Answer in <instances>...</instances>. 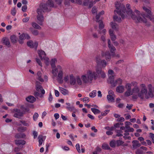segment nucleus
I'll return each mask as SVG.
<instances>
[{
    "instance_id": "obj_50",
    "label": "nucleus",
    "mask_w": 154,
    "mask_h": 154,
    "mask_svg": "<svg viewBox=\"0 0 154 154\" xmlns=\"http://www.w3.org/2000/svg\"><path fill=\"white\" fill-rule=\"evenodd\" d=\"M63 72L62 69L61 70H60L59 72L58 75V77L59 78L63 79Z\"/></svg>"
},
{
    "instance_id": "obj_7",
    "label": "nucleus",
    "mask_w": 154,
    "mask_h": 154,
    "mask_svg": "<svg viewBox=\"0 0 154 154\" xmlns=\"http://www.w3.org/2000/svg\"><path fill=\"white\" fill-rule=\"evenodd\" d=\"M56 0H48L46 4H41L40 6H42L43 5H45V7L47 8L46 9H43L45 11H47L49 9V8L54 7V2Z\"/></svg>"
},
{
    "instance_id": "obj_46",
    "label": "nucleus",
    "mask_w": 154,
    "mask_h": 154,
    "mask_svg": "<svg viewBox=\"0 0 154 154\" xmlns=\"http://www.w3.org/2000/svg\"><path fill=\"white\" fill-rule=\"evenodd\" d=\"M125 128L126 129L129 128V125H132L131 123L129 122H125Z\"/></svg>"
},
{
    "instance_id": "obj_28",
    "label": "nucleus",
    "mask_w": 154,
    "mask_h": 154,
    "mask_svg": "<svg viewBox=\"0 0 154 154\" xmlns=\"http://www.w3.org/2000/svg\"><path fill=\"white\" fill-rule=\"evenodd\" d=\"M10 38L11 42L14 43L17 42V38L15 35H11L10 36Z\"/></svg>"
},
{
    "instance_id": "obj_17",
    "label": "nucleus",
    "mask_w": 154,
    "mask_h": 154,
    "mask_svg": "<svg viewBox=\"0 0 154 154\" xmlns=\"http://www.w3.org/2000/svg\"><path fill=\"white\" fill-rule=\"evenodd\" d=\"M114 77L113 75L109 76L108 82L111 84L112 86L113 87L115 86V85L114 84L115 81H114Z\"/></svg>"
},
{
    "instance_id": "obj_3",
    "label": "nucleus",
    "mask_w": 154,
    "mask_h": 154,
    "mask_svg": "<svg viewBox=\"0 0 154 154\" xmlns=\"http://www.w3.org/2000/svg\"><path fill=\"white\" fill-rule=\"evenodd\" d=\"M46 9L47 8L45 7V5H44L42 6H39V8L37 11L38 14V15L37 16V18L38 21V23L41 26L42 25V22L44 20L43 13L45 11L43 9Z\"/></svg>"
},
{
    "instance_id": "obj_33",
    "label": "nucleus",
    "mask_w": 154,
    "mask_h": 154,
    "mask_svg": "<svg viewBox=\"0 0 154 154\" xmlns=\"http://www.w3.org/2000/svg\"><path fill=\"white\" fill-rule=\"evenodd\" d=\"M38 138L39 139V146L41 145L42 143L43 140V136L42 135H40L38 137Z\"/></svg>"
},
{
    "instance_id": "obj_42",
    "label": "nucleus",
    "mask_w": 154,
    "mask_h": 154,
    "mask_svg": "<svg viewBox=\"0 0 154 154\" xmlns=\"http://www.w3.org/2000/svg\"><path fill=\"white\" fill-rule=\"evenodd\" d=\"M97 91L96 90L93 91L91 92L89 94V96L91 97H94L96 95V93Z\"/></svg>"
},
{
    "instance_id": "obj_19",
    "label": "nucleus",
    "mask_w": 154,
    "mask_h": 154,
    "mask_svg": "<svg viewBox=\"0 0 154 154\" xmlns=\"http://www.w3.org/2000/svg\"><path fill=\"white\" fill-rule=\"evenodd\" d=\"M126 13L127 14L131 16L132 19L134 20H136V15L132 13V11L131 9L128 10L126 11Z\"/></svg>"
},
{
    "instance_id": "obj_4",
    "label": "nucleus",
    "mask_w": 154,
    "mask_h": 154,
    "mask_svg": "<svg viewBox=\"0 0 154 154\" xmlns=\"http://www.w3.org/2000/svg\"><path fill=\"white\" fill-rule=\"evenodd\" d=\"M134 12L137 14V16H136V19L139 22H143L146 24V25L147 26H149L150 24L147 23V20L145 19V15L144 14H140V11L137 10H136L134 11Z\"/></svg>"
},
{
    "instance_id": "obj_43",
    "label": "nucleus",
    "mask_w": 154,
    "mask_h": 154,
    "mask_svg": "<svg viewBox=\"0 0 154 154\" xmlns=\"http://www.w3.org/2000/svg\"><path fill=\"white\" fill-rule=\"evenodd\" d=\"M96 60L97 63L98 65H99L100 62L101 61V59L100 56V55H97L96 57Z\"/></svg>"
},
{
    "instance_id": "obj_48",
    "label": "nucleus",
    "mask_w": 154,
    "mask_h": 154,
    "mask_svg": "<svg viewBox=\"0 0 154 154\" xmlns=\"http://www.w3.org/2000/svg\"><path fill=\"white\" fill-rule=\"evenodd\" d=\"M109 144L111 147H114L116 146V142L114 140H113L110 142Z\"/></svg>"
},
{
    "instance_id": "obj_56",
    "label": "nucleus",
    "mask_w": 154,
    "mask_h": 154,
    "mask_svg": "<svg viewBox=\"0 0 154 154\" xmlns=\"http://www.w3.org/2000/svg\"><path fill=\"white\" fill-rule=\"evenodd\" d=\"M25 35L24 34H22L19 36V39L23 40L25 39Z\"/></svg>"
},
{
    "instance_id": "obj_9",
    "label": "nucleus",
    "mask_w": 154,
    "mask_h": 154,
    "mask_svg": "<svg viewBox=\"0 0 154 154\" xmlns=\"http://www.w3.org/2000/svg\"><path fill=\"white\" fill-rule=\"evenodd\" d=\"M36 89L37 91H39L41 90L42 93L44 94L45 93V91L43 89L41 85V84L39 82L36 81L35 82Z\"/></svg>"
},
{
    "instance_id": "obj_44",
    "label": "nucleus",
    "mask_w": 154,
    "mask_h": 154,
    "mask_svg": "<svg viewBox=\"0 0 154 154\" xmlns=\"http://www.w3.org/2000/svg\"><path fill=\"white\" fill-rule=\"evenodd\" d=\"M102 147L103 149H110L109 145L106 144H103L102 146Z\"/></svg>"
},
{
    "instance_id": "obj_12",
    "label": "nucleus",
    "mask_w": 154,
    "mask_h": 154,
    "mask_svg": "<svg viewBox=\"0 0 154 154\" xmlns=\"http://www.w3.org/2000/svg\"><path fill=\"white\" fill-rule=\"evenodd\" d=\"M101 54L102 57H105L106 60H110L111 58V55L109 51H102Z\"/></svg>"
},
{
    "instance_id": "obj_51",
    "label": "nucleus",
    "mask_w": 154,
    "mask_h": 154,
    "mask_svg": "<svg viewBox=\"0 0 154 154\" xmlns=\"http://www.w3.org/2000/svg\"><path fill=\"white\" fill-rule=\"evenodd\" d=\"M66 108L67 109L71 112L75 110V108L73 106H67Z\"/></svg>"
},
{
    "instance_id": "obj_55",
    "label": "nucleus",
    "mask_w": 154,
    "mask_h": 154,
    "mask_svg": "<svg viewBox=\"0 0 154 154\" xmlns=\"http://www.w3.org/2000/svg\"><path fill=\"white\" fill-rule=\"evenodd\" d=\"M109 110H106L104 111L101 112V115L103 116H106L109 112Z\"/></svg>"
},
{
    "instance_id": "obj_60",
    "label": "nucleus",
    "mask_w": 154,
    "mask_h": 154,
    "mask_svg": "<svg viewBox=\"0 0 154 154\" xmlns=\"http://www.w3.org/2000/svg\"><path fill=\"white\" fill-rule=\"evenodd\" d=\"M119 132L121 133H122V131H121V130H116L117 133V134H116V136L118 137H121L123 136L122 134L120 133L119 132Z\"/></svg>"
},
{
    "instance_id": "obj_8",
    "label": "nucleus",
    "mask_w": 154,
    "mask_h": 154,
    "mask_svg": "<svg viewBox=\"0 0 154 154\" xmlns=\"http://www.w3.org/2000/svg\"><path fill=\"white\" fill-rule=\"evenodd\" d=\"M14 110L15 112L14 114V116L19 119H21V118L24 114L23 112L17 109H14Z\"/></svg>"
},
{
    "instance_id": "obj_37",
    "label": "nucleus",
    "mask_w": 154,
    "mask_h": 154,
    "mask_svg": "<svg viewBox=\"0 0 154 154\" xmlns=\"http://www.w3.org/2000/svg\"><path fill=\"white\" fill-rule=\"evenodd\" d=\"M97 22L99 23V29H102L104 27V25L103 23V22L102 20H100Z\"/></svg>"
},
{
    "instance_id": "obj_20",
    "label": "nucleus",
    "mask_w": 154,
    "mask_h": 154,
    "mask_svg": "<svg viewBox=\"0 0 154 154\" xmlns=\"http://www.w3.org/2000/svg\"><path fill=\"white\" fill-rule=\"evenodd\" d=\"M26 101L31 103H34L36 100V99L32 96H30L26 98Z\"/></svg>"
},
{
    "instance_id": "obj_40",
    "label": "nucleus",
    "mask_w": 154,
    "mask_h": 154,
    "mask_svg": "<svg viewBox=\"0 0 154 154\" xmlns=\"http://www.w3.org/2000/svg\"><path fill=\"white\" fill-rule=\"evenodd\" d=\"M99 64L101 65L102 67H105L106 65V63L105 60H103L101 61Z\"/></svg>"
},
{
    "instance_id": "obj_29",
    "label": "nucleus",
    "mask_w": 154,
    "mask_h": 154,
    "mask_svg": "<svg viewBox=\"0 0 154 154\" xmlns=\"http://www.w3.org/2000/svg\"><path fill=\"white\" fill-rule=\"evenodd\" d=\"M34 95L37 98H38V97H43L44 94H42V93L41 94L38 92L35 91L34 92Z\"/></svg>"
},
{
    "instance_id": "obj_59",
    "label": "nucleus",
    "mask_w": 154,
    "mask_h": 154,
    "mask_svg": "<svg viewBox=\"0 0 154 154\" xmlns=\"http://www.w3.org/2000/svg\"><path fill=\"white\" fill-rule=\"evenodd\" d=\"M76 149L77 150L78 152L79 153H80L81 151L80 150V145L79 143H77L76 144Z\"/></svg>"
},
{
    "instance_id": "obj_53",
    "label": "nucleus",
    "mask_w": 154,
    "mask_h": 154,
    "mask_svg": "<svg viewBox=\"0 0 154 154\" xmlns=\"http://www.w3.org/2000/svg\"><path fill=\"white\" fill-rule=\"evenodd\" d=\"M110 38L112 41H114L116 39V36L114 34L111 35H110Z\"/></svg>"
},
{
    "instance_id": "obj_1",
    "label": "nucleus",
    "mask_w": 154,
    "mask_h": 154,
    "mask_svg": "<svg viewBox=\"0 0 154 154\" xmlns=\"http://www.w3.org/2000/svg\"><path fill=\"white\" fill-rule=\"evenodd\" d=\"M97 74L100 75L101 77L103 78L106 77L105 73L101 69L98 68L96 69V72L91 70L88 71L85 74L81 76V79L84 83H91L93 79L95 80L97 79Z\"/></svg>"
},
{
    "instance_id": "obj_45",
    "label": "nucleus",
    "mask_w": 154,
    "mask_h": 154,
    "mask_svg": "<svg viewBox=\"0 0 154 154\" xmlns=\"http://www.w3.org/2000/svg\"><path fill=\"white\" fill-rule=\"evenodd\" d=\"M109 48V49L111 53H115V51H116V49L114 46L112 45V46H111Z\"/></svg>"
},
{
    "instance_id": "obj_38",
    "label": "nucleus",
    "mask_w": 154,
    "mask_h": 154,
    "mask_svg": "<svg viewBox=\"0 0 154 154\" xmlns=\"http://www.w3.org/2000/svg\"><path fill=\"white\" fill-rule=\"evenodd\" d=\"M96 22H97L98 21H99L100 20H102L103 18L102 17H101V15H99V14H98L96 15Z\"/></svg>"
},
{
    "instance_id": "obj_13",
    "label": "nucleus",
    "mask_w": 154,
    "mask_h": 154,
    "mask_svg": "<svg viewBox=\"0 0 154 154\" xmlns=\"http://www.w3.org/2000/svg\"><path fill=\"white\" fill-rule=\"evenodd\" d=\"M62 69L61 67L60 66H58L56 68H53L52 74L54 76H56L57 75V72H59L60 70Z\"/></svg>"
},
{
    "instance_id": "obj_30",
    "label": "nucleus",
    "mask_w": 154,
    "mask_h": 154,
    "mask_svg": "<svg viewBox=\"0 0 154 154\" xmlns=\"http://www.w3.org/2000/svg\"><path fill=\"white\" fill-rule=\"evenodd\" d=\"M57 62L56 59H52L51 61L50 64L52 68L55 67V63Z\"/></svg>"
},
{
    "instance_id": "obj_54",
    "label": "nucleus",
    "mask_w": 154,
    "mask_h": 154,
    "mask_svg": "<svg viewBox=\"0 0 154 154\" xmlns=\"http://www.w3.org/2000/svg\"><path fill=\"white\" fill-rule=\"evenodd\" d=\"M38 116V115L37 112H35L33 116V118L34 121H36Z\"/></svg>"
},
{
    "instance_id": "obj_49",
    "label": "nucleus",
    "mask_w": 154,
    "mask_h": 154,
    "mask_svg": "<svg viewBox=\"0 0 154 154\" xmlns=\"http://www.w3.org/2000/svg\"><path fill=\"white\" fill-rule=\"evenodd\" d=\"M21 108L23 110V113L25 112H28L29 111V109L28 107H25L23 106H22L21 107Z\"/></svg>"
},
{
    "instance_id": "obj_22",
    "label": "nucleus",
    "mask_w": 154,
    "mask_h": 154,
    "mask_svg": "<svg viewBox=\"0 0 154 154\" xmlns=\"http://www.w3.org/2000/svg\"><path fill=\"white\" fill-rule=\"evenodd\" d=\"M115 96L112 95H107V99L109 102H114V98Z\"/></svg>"
},
{
    "instance_id": "obj_14",
    "label": "nucleus",
    "mask_w": 154,
    "mask_h": 154,
    "mask_svg": "<svg viewBox=\"0 0 154 154\" xmlns=\"http://www.w3.org/2000/svg\"><path fill=\"white\" fill-rule=\"evenodd\" d=\"M2 42L5 45L8 47H10V42L9 39L6 37H4L2 38Z\"/></svg>"
},
{
    "instance_id": "obj_32",
    "label": "nucleus",
    "mask_w": 154,
    "mask_h": 154,
    "mask_svg": "<svg viewBox=\"0 0 154 154\" xmlns=\"http://www.w3.org/2000/svg\"><path fill=\"white\" fill-rule=\"evenodd\" d=\"M32 25L33 27L35 28L39 29H41V27L37 24L35 22L32 23Z\"/></svg>"
},
{
    "instance_id": "obj_36",
    "label": "nucleus",
    "mask_w": 154,
    "mask_h": 154,
    "mask_svg": "<svg viewBox=\"0 0 154 154\" xmlns=\"http://www.w3.org/2000/svg\"><path fill=\"white\" fill-rule=\"evenodd\" d=\"M122 79L119 78L115 81L114 84L115 85V86H116L117 85L122 84Z\"/></svg>"
},
{
    "instance_id": "obj_18",
    "label": "nucleus",
    "mask_w": 154,
    "mask_h": 154,
    "mask_svg": "<svg viewBox=\"0 0 154 154\" xmlns=\"http://www.w3.org/2000/svg\"><path fill=\"white\" fill-rule=\"evenodd\" d=\"M148 98H145L148 99L149 97H153L154 96L153 94L152 91V87H149L148 89V93L147 94Z\"/></svg>"
},
{
    "instance_id": "obj_35",
    "label": "nucleus",
    "mask_w": 154,
    "mask_h": 154,
    "mask_svg": "<svg viewBox=\"0 0 154 154\" xmlns=\"http://www.w3.org/2000/svg\"><path fill=\"white\" fill-rule=\"evenodd\" d=\"M91 109L94 114H97L100 113V111L97 109L91 108Z\"/></svg>"
},
{
    "instance_id": "obj_6",
    "label": "nucleus",
    "mask_w": 154,
    "mask_h": 154,
    "mask_svg": "<svg viewBox=\"0 0 154 154\" xmlns=\"http://www.w3.org/2000/svg\"><path fill=\"white\" fill-rule=\"evenodd\" d=\"M137 82H133L131 83H127L125 85V88L127 89V91L125 92V95L126 96H129L131 95L132 90L131 88L132 86H134V85L137 84Z\"/></svg>"
},
{
    "instance_id": "obj_62",
    "label": "nucleus",
    "mask_w": 154,
    "mask_h": 154,
    "mask_svg": "<svg viewBox=\"0 0 154 154\" xmlns=\"http://www.w3.org/2000/svg\"><path fill=\"white\" fill-rule=\"evenodd\" d=\"M148 18L152 22H154V16L151 15L150 16L149 15H148Z\"/></svg>"
},
{
    "instance_id": "obj_16",
    "label": "nucleus",
    "mask_w": 154,
    "mask_h": 154,
    "mask_svg": "<svg viewBox=\"0 0 154 154\" xmlns=\"http://www.w3.org/2000/svg\"><path fill=\"white\" fill-rule=\"evenodd\" d=\"M70 81L69 83L71 85H73L76 83V80L73 76V75L71 74L69 75Z\"/></svg>"
},
{
    "instance_id": "obj_2",
    "label": "nucleus",
    "mask_w": 154,
    "mask_h": 154,
    "mask_svg": "<svg viewBox=\"0 0 154 154\" xmlns=\"http://www.w3.org/2000/svg\"><path fill=\"white\" fill-rule=\"evenodd\" d=\"M147 92V89L144 84H141L140 88L137 84L134 86L132 90L131 95H133L132 98L134 99H137L138 97L141 99H143L144 97L148 98Z\"/></svg>"
},
{
    "instance_id": "obj_61",
    "label": "nucleus",
    "mask_w": 154,
    "mask_h": 154,
    "mask_svg": "<svg viewBox=\"0 0 154 154\" xmlns=\"http://www.w3.org/2000/svg\"><path fill=\"white\" fill-rule=\"evenodd\" d=\"M150 137L152 138V143H154V134L152 133H150L149 134Z\"/></svg>"
},
{
    "instance_id": "obj_64",
    "label": "nucleus",
    "mask_w": 154,
    "mask_h": 154,
    "mask_svg": "<svg viewBox=\"0 0 154 154\" xmlns=\"http://www.w3.org/2000/svg\"><path fill=\"white\" fill-rule=\"evenodd\" d=\"M69 77L68 75H67L65 76V77L64 78V81L67 82V83H69Z\"/></svg>"
},
{
    "instance_id": "obj_10",
    "label": "nucleus",
    "mask_w": 154,
    "mask_h": 154,
    "mask_svg": "<svg viewBox=\"0 0 154 154\" xmlns=\"http://www.w3.org/2000/svg\"><path fill=\"white\" fill-rule=\"evenodd\" d=\"M27 45L30 48H35L36 49L38 45V43L37 42H35L34 43L33 41H30L27 42Z\"/></svg>"
},
{
    "instance_id": "obj_11",
    "label": "nucleus",
    "mask_w": 154,
    "mask_h": 154,
    "mask_svg": "<svg viewBox=\"0 0 154 154\" xmlns=\"http://www.w3.org/2000/svg\"><path fill=\"white\" fill-rule=\"evenodd\" d=\"M38 54L41 59L46 60L47 61H48V59L46 57L45 53L44 51L42 50L39 51L38 52Z\"/></svg>"
},
{
    "instance_id": "obj_23",
    "label": "nucleus",
    "mask_w": 154,
    "mask_h": 154,
    "mask_svg": "<svg viewBox=\"0 0 154 154\" xmlns=\"http://www.w3.org/2000/svg\"><path fill=\"white\" fill-rule=\"evenodd\" d=\"M116 91L117 92L121 93L124 91V87L123 86H119L116 88Z\"/></svg>"
},
{
    "instance_id": "obj_25",
    "label": "nucleus",
    "mask_w": 154,
    "mask_h": 154,
    "mask_svg": "<svg viewBox=\"0 0 154 154\" xmlns=\"http://www.w3.org/2000/svg\"><path fill=\"white\" fill-rule=\"evenodd\" d=\"M110 25L111 26L112 28L115 30H118V25L115 23L111 22L110 23Z\"/></svg>"
},
{
    "instance_id": "obj_52",
    "label": "nucleus",
    "mask_w": 154,
    "mask_h": 154,
    "mask_svg": "<svg viewBox=\"0 0 154 154\" xmlns=\"http://www.w3.org/2000/svg\"><path fill=\"white\" fill-rule=\"evenodd\" d=\"M76 81L79 85H81L82 84V81L79 77H77L76 78Z\"/></svg>"
},
{
    "instance_id": "obj_47",
    "label": "nucleus",
    "mask_w": 154,
    "mask_h": 154,
    "mask_svg": "<svg viewBox=\"0 0 154 154\" xmlns=\"http://www.w3.org/2000/svg\"><path fill=\"white\" fill-rule=\"evenodd\" d=\"M80 100L82 101L84 103H88L89 101V98L87 97L83 98H81Z\"/></svg>"
},
{
    "instance_id": "obj_5",
    "label": "nucleus",
    "mask_w": 154,
    "mask_h": 154,
    "mask_svg": "<svg viewBox=\"0 0 154 154\" xmlns=\"http://www.w3.org/2000/svg\"><path fill=\"white\" fill-rule=\"evenodd\" d=\"M116 10L114 11V12H116L120 15L122 19L125 18V16L123 13H125L126 12V8L125 6L119 5V4H116Z\"/></svg>"
},
{
    "instance_id": "obj_39",
    "label": "nucleus",
    "mask_w": 154,
    "mask_h": 154,
    "mask_svg": "<svg viewBox=\"0 0 154 154\" xmlns=\"http://www.w3.org/2000/svg\"><path fill=\"white\" fill-rule=\"evenodd\" d=\"M26 130V128L24 127H20L18 128V130L20 132H23Z\"/></svg>"
},
{
    "instance_id": "obj_27",
    "label": "nucleus",
    "mask_w": 154,
    "mask_h": 154,
    "mask_svg": "<svg viewBox=\"0 0 154 154\" xmlns=\"http://www.w3.org/2000/svg\"><path fill=\"white\" fill-rule=\"evenodd\" d=\"M60 92L63 95H66L68 94L69 93L68 91L64 88L59 87Z\"/></svg>"
},
{
    "instance_id": "obj_58",
    "label": "nucleus",
    "mask_w": 154,
    "mask_h": 154,
    "mask_svg": "<svg viewBox=\"0 0 154 154\" xmlns=\"http://www.w3.org/2000/svg\"><path fill=\"white\" fill-rule=\"evenodd\" d=\"M124 121L125 119L123 117H119L116 120V121L118 122H124Z\"/></svg>"
},
{
    "instance_id": "obj_41",
    "label": "nucleus",
    "mask_w": 154,
    "mask_h": 154,
    "mask_svg": "<svg viewBox=\"0 0 154 154\" xmlns=\"http://www.w3.org/2000/svg\"><path fill=\"white\" fill-rule=\"evenodd\" d=\"M116 144L118 146H119L122 145L124 143V142L121 140H118L116 141Z\"/></svg>"
},
{
    "instance_id": "obj_63",
    "label": "nucleus",
    "mask_w": 154,
    "mask_h": 154,
    "mask_svg": "<svg viewBox=\"0 0 154 154\" xmlns=\"http://www.w3.org/2000/svg\"><path fill=\"white\" fill-rule=\"evenodd\" d=\"M29 19V17H26L23 18L22 20V21L23 22L26 23L28 22Z\"/></svg>"
},
{
    "instance_id": "obj_31",
    "label": "nucleus",
    "mask_w": 154,
    "mask_h": 154,
    "mask_svg": "<svg viewBox=\"0 0 154 154\" xmlns=\"http://www.w3.org/2000/svg\"><path fill=\"white\" fill-rule=\"evenodd\" d=\"M37 75L38 76V79L40 82H43L44 80L42 78V73L40 71H39L37 72Z\"/></svg>"
},
{
    "instance_id": "obj_15",
    "label": "nucleus",
    "mask_w": 154,
    "mask_h": 154,
    "mask_svg": "<svg viewBox=\"0 0 154 154\" xmlns=\"http://www.w3.org/2000/svg\"><path fill=\"white\" fill-rule=\"evenodd\" d=\"M132 143H133L132 145L134 149H136L137 147H139L141 146V144L139 143V141L138 140H133L132 141Z\"/></svg>"
},
{
    "instance_id": "obj_21",
    "label": "nucleus",
    "mask_w": 154,
    "mask_h": 154,
    "mask_svg": "<svg viewBox=\"0 0 154 154\" xmlns=\"http://www.w3.org/2000/svg\"><path fill=\"white\" fill-rule=\"evenodd\" d=\"M15 143L16 145H24L25 144L26 142L23 140H15Z\"/></svg>"
},
{
    "instance_id": "obj_57",
    "label": "nucleus",
    "mask_w": 154,
    "mask_h": 154,
    "mask_svg": "<svg viewBox=\"0 0 154 154\" xmlns=\"http://www.w3.org/2000/svg\"><path fill=\"white\" fill-rule=\"evenodd\" d=\"M20 122L24 126H29V124L27 123L25 121L20 120Z\"/></svg>"
},
{
    "instance_id": "obj_26",
    "label": "nucleus",
    "mask_w": 154,
    "mask_h": 154,
    "mask_svg": "<svg viewBox=\"0 0 154 154\" xmlns=\"http://www.w3.org/2000/svg\"><path fill=\"white\" fill-rule=\"evenodd\" d=\"M143 9L147 14V15L145 16L146 17H148V15H149V16H150L151 15H152L151 11L149 9H148L147 8L145 7H143Z\"/></svg>"
},
{
    "instance_id": "obj_34",
    "label": "nucleus",
    "mask_w": 154,
    "mask_h": 154,
    "mask_svg": "<svg viewBox=\"0 0 154 154\" xmlns=\"http://www.w3.org/2000/svg\"><path fill=\"white\" fill-rule=\"evenodd\" d=\"M113 19L114 21H116L117 22L120 23L121 22L122 20L120 17H119L116 15H115L113 16Z\"/></svg>"
},
{
    "instance_id": "obj_24",
    "label": "nucleus",
    "mask_w": 154,
    "mask_h": 154,
    "mask_svg": "<svg viewBox=\"0 0 154 154\" xmlns=\"http://www.w3.org/2000/svg\"><path fill=\"white\" fill-rule=\"evenodd\" d=\"M25 137L26 135L24 133H17L15 136V137L17 139L24 138Z\"/></svg>"
}]
</instances>
